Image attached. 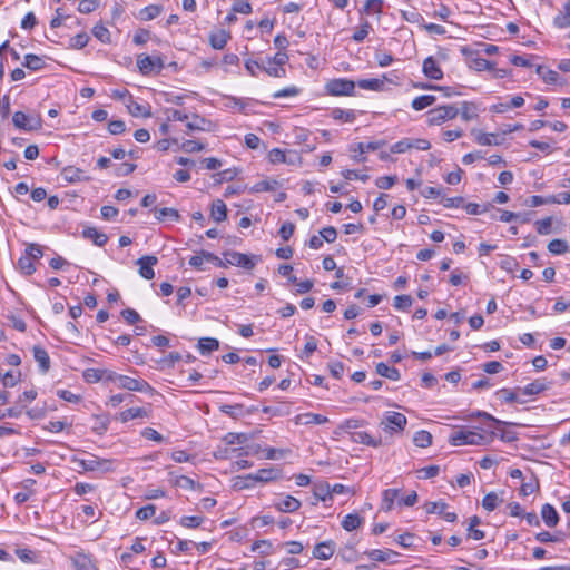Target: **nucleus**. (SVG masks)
<instances>
[{
	"label": "nucleus",
	"mask_w": 570,
	"mask_h": 570,
	"mask_svg": "<svg viewBox=\"0 0 570 570\" xmlns=\"http://www.w3.org/2000/svg\"><path fill=\"white\" fill-rule=\"evenodd\" d=\"M417 501V493L415 491H411L406 495H402L400 489H386L382 493V501L380 510L384 512H389L394 510L395 508L401 507H412Z\"/></svg>",
	"instance_id": "1"
},
{
	"label": "nucleus",
	"mask_w": 570,
	"mask_h": 570,
	"mask_svg": "<svg viewBox=\"0 0 570 570\" xmlns=\"http://www.w3.org/2000/svg\"><path fill=\"white\" fill-rule=\"evenodd\" d=\"M494 435V432L492 431L491 434H484L476 431H470V430H459L453 432L450 438L449 442L453 446L459 445H484L488 444Z\"/></svg>",
	"instance_id": "2"
},
{
	"label": "nucleus",
	"mask_w": 570,
	"mask_h": 570,
	"mask_svg": "<svg viewBox=\"0 0 570 570\" xmlns=\"http://www.w3.org/2000/svg\"><path fill=\"white\" fill-rule=\"evenodd\" d=\"M459 108L454 105H443L429 110L428 124L430 126H439L445 121L456 118Z\"/></svg>",
	"instance_id": "3"
},
{
	"label": "nucleus",
	"mask_w": 570,
	"mask_h": 570,
	"mask_svg": "<svg viewBox=\"0 0 570 570\" xmlns=\"http://www.w3.org/2000/svg\"><path fill=\"white\" fill-rule=\"evenodd\" d=\"M137 67L144 76L158 75L165 68V61L160 56L139 55Z\"/></svg>",
	"instance_id": "4"
},
{
	"label": "nucleus",
	"mask_w": 570,
	"mask_h": 570,
	"mask_svg": "<svg viewBox=\"0 0 570 570\" xmlns=\"http://www.w3.org/2000/svg\"><path fill=\"white\" fill-rule=\"evenodd\" d=\"M356 83L345 78H336L326 82V92L331 96H351L354 92Z\"/></svg>",
	"instance_id": "5"
},
{
	"label": "nucleus",
	"mask_w": 570,
	"mask_h": 570,
	"mask_svg": "<svg viewBox=\"0 0 570 570\" xmlns=\"http://www.w3.org/2000/svg\"><path fill=\"white\" fill-rule=\"evenodd\" d=\"M118 386L120 389H125L128 391L142 392L147 394H154L156 392L155 389L147 381L141 379H134L126 375L119 377Z\"/></svg>",
	"instance_id": "6"
},
{
	"label": "nucleus",
	"mask_w": 570,
	"mask_h": 570,
	"mask_svg": "<svg viewBox=\"0 0 570 570\" xmlns=\"http://www.w3.org/2000/svg\"><path fill=\"white\" fill-rule=\"evenodd\" d=\"M407 423V419L400 412H387L381 422L385 432H402Z\"/></svg>",
	"instance_id": "7"
},
{
	"label": "nucleus",
	"mask_w": 570,
	"mask_h": 570,
	"mask_svg": "<svg viewBox=\"0 0 570 570\" xmlns=\"http://www.w3.org/2000/svg\"><path fill=\"white\" fill-rule=\"evenodd\" d=\"M423 509L428 514H438L448 522H454L458 518L455 512L448 511L449 504L444 501L425 502Z\"/></svg>",
	"instance_id": "8"
},
{
	"label": "nucleus",
	"mask_w": 570,
	"mask_h": 570,
	"mask_svg": "<svg viewBox=\"0 0 570 570\" xmlns=\"http://www.w3.org/2000/svg\"><path fill=\"white\" fill-rule=\"evenodd\" d=\"M13 125L22 130L32 131L41 128V119L39 117H30L23 111H16L12 116Z\"/></svg>",
	"instance_id": "9"
},
{
	"label": "nucleus",
	"mask_w": 570,
	"mask_h": 570,
	"mask_svg": "<svg viewBox=\"0 0 570 570\" xmlns=\"http://www.w3.org/2000/svg\"><path fill=\"white\" fill-rule=\"evenodd\" d=\"M223 256H224V259H226L229 265L240 266L248 271H250L255 267L254 259L246 254L227 250V252L223 253Z\"/></svg>",
	"instance_id": "10"
},
{
	"label": "nucleus",
	"mask_w": 570,
	"mask_h": 570,
	"mask_svg": "<svg viewBox=\"0 0 570 570\" xmlns=\"http://www.w3.org/2000/svg\"><path fill=\"white\" fill-rule=\"evenodd\" d=\"M267 158L272 164H295L298 156L295 151H289L288 154L281 148H273L269 150Z\"/></svg>",
	"instance_id": "11"
},
{
	"label": "nucleus",
	"mask_w": 570,
	"mask_h": 570,
	"mask_svg": "<svg viewBox=\"0 0 570 570\" xmlns=\"http://www.w3.org/2000/svg\"><path fill=\"white\" fill-rule=\"evenodd\" d=\"M139 265V275L145 279H153L155 276L154 266L158 263L156 256L146 255L137 259Z\"/></svg>",
	"instance_id": "12"
},
{
	"label": "nucleus",
	"mask_w": 570,
	"mask_h": 570,
	"mask_svg": "<svg viewBox=\"0 0 570 570\" xmlns=\"http://www.w3.org/2000/svg\"><path fill=\"white\" fill-rule=\"evenodd\" d=\"M551 386V382L547 381L546 379H538L533 382L527 384L524 387H517V391H519L521 394L527 396H533L538 395L547 390H549Z\"/></svg>",
	"instance_id": "13"
},
{
	"label": "nucleus",
	"mask_w": 570,
	"mask_h": 570,
	"mask_svg": "<svg viewBox=\"0 0 570 570\" xmlns=\"http://www.w3.org/2000/svg\"><path fill=\"white\" fill-rule=\"evenodd\" d=\"M336 551V543L333 540H326L317 543L313 549V558L328 560Z\"/></svg>",
	"instance_id": "14"
},
{
	"label": "nucleus",
	"mask_w": 570,
	"mask_h": 570,
	"mask_svg": "<svg viewBox=\"0 0 570 570\" xmlns=\"http://www.w3.org/2000/svg\"><path fill=\"white\" fill-rule=\"evenodd\" d=\"M422 71L425 77L432 80H441L443 78V71L432 56L424 59Z\"/></svg>",
	"instance_id": "15"
},
{
	"label": "nucleus",
	"mask_w": 570,
	"mask_h": 570,
	"mask_svg": "<svg viewBox=\"0 0 570 570\" xmlns=\"http://www.w3.org/2000/svg\"><path fill=\"white\" fill-rule=\"evenodd\" d=\"M537 73L543 79L544 82L550 85L564 86L567 81L560 77V75L544 66H538Z\"/></svg>",
	"instance_id": "16"
},
{
	"label": "nucleus",
	"mask_w": 570,
	"mask_h": 570,
	"mask_svg": "<svg viewBox=\"0 0 570 570\" xmlns=\"http://www.w3.org/2000/svg\"><path fill=\"white\" fill-rule=\"evenodd\" d=\"M385 81H390V82H393V83H397V81H394L393 79L386 77V76H383L382 79H379V78H372V79H362V80H358L356 82V85L361 88V89H365V90H373V91H380V90H383L384 89V82Z\"/></svg>",
	"instance_id": "17"
},
{
	"label": "nucleus",
	"mask_w": 570,
	"mask_h": 570,
	"mask_svg": "<svg viewBox=\"0 0 570 570\" xmlns=\"http://www.w3.org/2000/svg\"><path fill=\"white\" fill-rule=\"evenodd\" d=\"M351 440L355 443H361L373 448L382 445L381 438H375L365 431H356L351 433Z\"/></svg>",
	"instance_id": "18"
},
{
	"label": "nucleus",
	"mask_w": 570,
	"mask_h": 570,
	"mask_svg": "<svg viewBox=\"0 0 570 570\" xmlns=\"http://www.w3.org/2000/svg\"><path fill=\"white\" fill-rule=\"evenodd\" d=\"M367 556L373 561H380V562H395V558L399 556V552L393 551L392 549H373L368 552H366Z\"/></svg>",
	"instance_id": "19"
},
{
	"label": "nucleus",
	"mask_w": 570,
	"mask_h": 570,
	"mask_svg": "<svg viewBox=\"0 0 570 570\" xmlns=\"http://www.w3.org/2000/svg\"><path fill=\"white\" fill-rule=\"evenodd\" d=\"M328 422V417L317 413H303L295 417L296 424L302 425H321Z\"/></svg>",
	"instance_id": "20"
},
{
	"label": "nucleus",
	"mask_w": 570,
	"mask_h": 570,
	"mask_svg": "<svg viewBox=\"0 0 570 570\" xmlns=\"http://www.w3.org/2000/svg\"><path fill=\"white\" fill-rule=\"evenodd\" d=\"M82 237L91 240L96 246L102 247L108 242V236L99 232L96 227H86L82 230Z\"/></svg>",
	"instance_id": "21"
},
{
	"label": "nucleus",
	"mask_w": 570,
	"mask_h": 570,
	"mask_svg": "<svg viewBox=\"0 0 570 570\" xmlns=\"http://www.w3.org/2000/svg\"><path fill=\"white\" fill-rule=\"evenodd\" d=\"M62 176L68 183L88 181L90 178L80 168L68 166L62 169Z\"/></svg>",
	"instance_id": "22"
},
{
	"label": "nucleus",
	"mask_w": 570,
	"mask_h": 570,
	"mask_svg": "<svg viewBox=\"0 0 570 570\" xmlns=\"http://www.w3.org/2000/svg\"><path fill=\"white\" fill-rule=\"evenodd\" d=\"M149 412L145 407H130L119 413L118 420L126 423L135 419L148 417Z\"/></svg>",
	"instance_id": "23"
},
{
	"label": "nucleus",
	"mask_w": 570,
	"mask_h": 570,
	"mask_svg": "<svg viewBox=\"0 0 570 570\" xmlns=\"http://www.w3.org/2000/svg\"><path fill=\"white\" fill-rule=\"evenodd\" d=\"M541 518L547 527L553 528L558 524L559 514L553 505L546 503L541 508Z\"/></svg>",
	"instance_id": "24"
},
{
	"label": "nucleus",
	"mask_w": 570,
	"mask_h": 570,
	"mask_svg": "<svg viewBox=\"0 0 570 570\" xmlns=\"http://www.w3.org/2000/svg\"><path fill=\"white\" fill-rule=\"evenodd\" d=\"M275 507L278 509V511L282 512H294L299 509L301 502L298 499L292 495H286L284 498L278 499L275 502Z\"/></svg>",
	"instance_id": "25"
},
{
	"label": "nucleus",
	"mask_w": 570,
	"mask_h": 570,
	"mask_svg": "<svg viewBox=\"0 0 570 570\" xmlns=\"http://www.w3.org/2000/svg\"><path fill=\"white\" fill-rule=\"evenodd\" d=\"M126 106L128 108L129 114L132 115L134 117L142 116V117L148 118L151 116L150 106L148 104L147 105L138 104L137 101L134 100L132 96L130 97L129 100H127Z\"/></svg>",
	"instance_id": "26"
},
{
	"label": "nucleus",
	"mask_w": 570,
	"mask_h": 570,
	"mask_svg": "<svg viewBox=\"0 0 570 570\" xmlns=\"http://www.w3.org/2000/svg\"><path fill=\"white\" fill-rule=\"evenodd\" d=\"M32 354L35 360L38 362L41 372L46 373L50 368V357L48 352L39 345L32 347Z\"/></svg>",
	"instance_id": "27"
},
{
	"label": "nucleus",
	"mask_w": 570,
	"mask_h": 570,
	"mask_svg": "<svg viewBox=\"0 0 570 570\" xmlns=\"http://www.w3.org/2000/svg\"><path fill=\"white\" fill-rule=\"evenodd\" d=\"M363 522L364 519L358 513H348L342 519L341 525L345 531L352 532L357 530Z\"/></svg>",
	"instance_id": "28"
},
{
	"label": "nucleus",
	"mask_w": 570,
	"mask_h": 570,
	"mask_svg": "<svg viewBox=\"0 0 570 570\" xmlns=\"http://www.w3.org/2000/svg\"><path fill=\"white\" fill-rule=\"evenodd\" d=\"M70 559L76 570H97L91 559L83 553L77 552Z\"/></svg>",
	"instance_id": "29"
},
{
	"label": "nucleus",
	"mask_w": 570,
	"mask_h": 570,
	"mask_svg": "<svg viewBox=\"0 0 570 570\" xmlns=\"http://www.w3.org/2000/svg\"><path fill=\"white\" fill-rule=\"evenodd\" d=\"M120 562L131 570H139L140 566L146 563L145 559L131 552H122L120 554Z\"/></svg>",
	"instance_id": "30"
},
{
	"label": "nucleus",
	"mask_w": 570,
	"mask_h": 570,
	"mask_svg": "<svg viewBox=\"0 0 570 570\" xmlns=\"http://www.w3.org/2000/svg\"><path fill=\"white\" fill-rule=\"evenodd\" d=\"M210 217L217 223L224 222L227 218V207L222 199L213 202Z\"/></svg>",
	"instance_id": "31"
},
{
	"label": "nucleus",
	"mask_w": 570,
	"mask_h": 570,
	"mask_svg": "<svg viewBox=\"0 0 570 570\" xmlns=\"http://www.w3.org/2000/svg\"><path fill=\"white\" fill-rule=\"evenodd\" d=\"M230 39L229 32L225 30H219L217 32L210 33L209 43L216 50H222L227 45Z\"/></svg>",
	"instance_id": "32"
},
{
	"label": "nucleus",
	"mask_w": 570,
	"mask_h": 570,
	"mask_svg": "<svg viewBox=\"0 0 570 570\" xmlns=\"http://www.w3.org/2000/svg\"><path fill=\"white\" fill-rule=\"evenodd\" d=\"M279 470L274 468L261 469L253 474V482H269L278 478Z\"/></svg>",
	"instance_id": "33"
},
{
	"label": "nucleus",
	"mask_w": 570,
	"mask_h": 570,
	"mask_svg": "<svg viewBox=\"0 0 570 570\" xmlns=\"http://www.w3.org/2000/svg\"><path fill=\"white\" fill-rule=\"evenodd\" d=\"M258 521L262 524H273V525H276L279 530H289V531H292V529H289V527L293 524V521H292V519L289 517L281 515L277 521H274L273 518H271L268 515H264V517L259 518Z\"/></svg>",
	"instance_id": "34"
},
{
	"label": "nucleus",
	"mask_w": 570,
	"mask_h": 570,
	"mask_svg": "<svg viewBox=\"0 0 570 570\" xmlns=\"http://www.w3.org/2000/svg\"><path fill=\"white\" fill-rule=\"evenodd\" d=\"M376 373L392 381H399L401 377L400 371L396 367L389 366L383 362L376 364Z\"/></svg>",
	"instance_id": "35"
},
{
	"label": "nucleus",
	"mask_w": 570,
	"mask_h": 570,
	"mask_svg": "<svg viewBox=\"0 0 570 570\" xmlns=\"http://www.w3.org/2000/svg\"><path fill=\"white\" fill-rule=\"evenodd\" d=\"M186 127L190 131L199 130V131H208L210 127V121L200 117L198 115H194L190 121H187Z\"/></svg>",
	"instance_id": "36"
},
{
	"label": "nucleus",
	"mask_w": 570,
	"mask_h": 570,
	"mask_svg": "<svg viewBox=\"0 0 570 570\" xmlns=\"http://www.w3.org/2000/svg\"><path fill=\"white\" fill-rule=\"evenodd\" d=\"M553 23L560 29L570 27V0L563 6L559 14L554 17Z\"/></svg>",
	"instance_id": "37"
},
{
	"label": "nucleus",
	"mask_w": 570,
	"mask_h": 570,
	"mask_svg": "<svg viewBox=\"0 0 570 570\" xmlns=\"http://www.w3.org/2000/svg\"><path fill=\"white\" fill-rule=\"evenodd\" d=\"M331 117L334 120H338L342 122H353L356 118V114L353 109H341V108H334L331 111Z\"/></svg>",
	"instance_id": "38"
},
{
	"label": "nucleus",
	"mask_w": 570,
	"mask_h": 570,
	"mask_svg": "<svg viewBox=\"0 0 570 570\" xmlns=\"http://www.w3.org/2000/svg\"><path fill=\"white\" fill-rule=\"evenodd\" d=\"M197 347L202 355H206L218 350L219 342L213 337H203L198 341Z\"/></svg>",
	"instance_id": "39"
},
{
	"label": "nucleus",
	"mask_w": 570,
	"mask_h": 570,
	"mask_svg": "<svg viewBox=\"0 0 570 570\" xmlns=\"http://www.w3.org/2000/svg\"><path fill=\"white\" fill-rule=\"evenodd\" d=\"M252 552H257L261 556H269L275 552V548L269 540H258L252 544Z\"/></svg>",
	"instance_id": "40"
},
{
	"label": "nucleus",
	"mask_w": 570,
	"mask_h": 570,
	"mask_svg": "<svg viewBox=\"0 0 570 570\" xmlns=\"http://www.w3.org/2000/svg\"><path fill=\"white\" fill-rule=\"evenodd\" d=\"M436 101L435 96L432 95H422L414 98L411 102V106L414 110H423L430 106H432Z\"/></svg>",
	"instance_id": "41"
},
{
	"label": "nucleus",
	"mask_w": 570,
	"mask_h": 570,
	"mask_svg": "<svg viewBox=\"0 0 570 570\" xmlns=\"http://www.w3.org/2000/svg\"><path fill=\"white\" fill-rule=\"evenodd\" d=\"M459 114L464 121H470L478 117L476 105L474 102L463 101L459 109Z\"/></svg>",
	"instance_id": "42"
},
{
	"label": "nucleus",
	"mask_w": 570,
	"mask_h": 570,
	"mask_svg": "<svg viewBox=\"0 0 570 570\" xmlns=\"http://www.w3.org/2000/svg\"><path fill=\"white\" fill-rule=\"evenodd\" d=\"M475 142L480 146H498L500 142L497 140L495 134H485L473 130Z\"/></svg>",
	"instance_id": "43"
},
{
	"label": "nucleus",
	"mask_w": 570,
	"mask_h": 570,
	"mask_svg": "<svg viewBox=\"0 0 570 570\" xmlns=\"http://www.w3.org/2000/svg\"><path fill=\"white\" fill-rule=\"evenodd\" d=\"M17 265H18L19 271L26 276H30L37 271L35 262L32 261V258L30 256H26V255L21 256L18 259Z\"/></svg>",
	"instance_id": "44"
},
{
	"label": "nucleus",
	"mask_w": 570,
	"mask_h": 570,
	"mask_svg": "<svg viewBox=\"0 0 570 570\" xmlns=\"http://www.w3.org/2000/svg\"><path fill=\"white\" fill-rule=\"evenodd\" d=\"M314 494L322 501L331 500V484L327 481H320L314 484Z\"/></svg>",
	"instance_id": "45"
},
{
	"label": "nucleus",
	"mask_w": 570,
	"mask_h": 570,
	"mask_svg": "<svg viewBox=\"0 0 570 570\" xmlns=\"http://www.w3.org/2000/svg\"><path fill=\"white\" fill-rule=\"evenodd\" d=\"M163 11V7L159 4H149L142 8L139 12V18L144 21H149L157 18Z\"/></svg>",
	"instance_id": "46"
},
{
	"label": "nucleus",
	"mask_w": 570,
	"mask_h": 570,
	"mask_svg": "<svg viewBox=\"0 0 570 570\" xmlns=\"http://www.w3.org/2000/svg\"><path fill=\"white\" fill-rule=\"evenodd\" d=\"M22 65L29 70L38 71L45 67V61L42 60V58L33 53H28L24 56V61Z\"/></svg>",
	"instance_id": "47"
},
{
	"label": "nucleus",
	"mask_w": 570,
	"mask_h": 570,
	"mask_svg": "<svg viewBox=\"0 0 570 570\" xmlns=\"http://www.w3.org/2000/svg\"><path fill=\"white\" fill-rule=\"evenodd\" d=\"M499 397L505 403H520L523 404L525 401L521 400L517 393V391L511 389H501L497 392Z\"/></svg>",
	"instance_id": "48"
},
{
	"label": "nucleus",
	"mask_w": 570,
	"mask_h": 570,
	"mask_svg": "<svg viewBox=\"0 0 570 570\" xmlns=\"http://www.w3.org/2000/svg\"><path fill=\"white\" fill-rule=\"evenodd\" d=\"M169 546L174 553H178V552L191 553V551L194 550L193 546H195V542L191 540H177L176 542L170 541Z\"/></svg>",
	"instance_id": "49"
},
{
	"label": "nucleus",
	"mask_w": 570,
	"mask_h": 570,
	"mask_svg": "<svg viewBox=\"0 0 570 570\" xmlns=\"http://www.w3.org/2000/svg\"><path fill=\"white\" fill-rule=\"evenodd\" d=\"M106 370L99 368H86L82 373V377L87 383H97L105 377Z\"/></svg>",
	"instance_id": "50"
},
{
	"label": "nucleus",
	"mask_w": 570,
	"mask_h": 570,
	"mask_svg": "<svg viewBox=\"0 0 570 570\" xmlns=\"http://www.w3.org/2000/svg\"><path fill=\"white\" fill-rule=\"evenodd\" d=\"M413 442L419 448H428L432 444V435L425 430H420L414 434Z\"/></svg>",
	"instance_id": "51"
},
{
	"label": "nucleus",
	"mask_w": 570,
	"mask_h": 570,
	"mask_svg": "<svg viewBox=\"0 0 570 570\" xmlns=\"http://www.w3.org/2000/svg\"><path fill=\"white\" fill-rule=\"evenodd\" d=\"M503 500L499 498V495L494 492H490L485 494V497L482 500V507L487 511H493L500 503H502Z\"/></svg>",
	"instance_id": "52"
},
{
	"label": "nucleus",
	"mask_w": 570,
	"mask_h": 570,
	"mask_svg": "<svg viewBox=\"0 0 570 570\" xmlns=\"http://www.w3.org/2000/svg\"><path fill=\"white\" fill-rule=\"evenodd\" d=\"M372 30V26L367 20H364L360 28L355 30V32L352 35V40L360 43L362 42Z\"/></svg>",
	"instance_id": "53"
},
{
	"label": "nucleus",
	"mask_w": 570,
	"mask_h": 570,
	"mask_svg": "<svg viewBox=\"0 0 570 570\" xmlns=\"http://www.w3.org/2000/svg\"><path fill=\"white\" fill-rule=\"evenodd\" d=\"M249 440L248 435L246 433H234L229 432L224 438L223 441L228 445L234 444H244Z\"/></svg>",
	"instance_id": "54"
},
{
	"label": "nucleus",
	"mask_w": 570,
	"mask_h": 570,
	"mask_svg": "<svg viewBox=\"0 0 570 570\" xmlns=\"http://www.w3.org/2000/svg\"><path fill=\"white\" fill-rule=\"evenodd\" d=\"M155 217H156V219H158L160 222L166 218H170V219L177 222V220H179L180 215L176 209L165 207V208L156 209Z\"/></svg>",
	"instance_id": "55"
},
{
	"label": "nucleus",
	"mask_w": 570,
	"mask_h": 570,
	"mask_svg": "<svg viewBox=\"0 0 570 570\" xmlns=\"http://www.w3.org/2000/svg\"><path fill=\"white\" fill-rule=\"evenodd\" d=\"M109 463H110V461H108V460H100V459L94 456L92 459H89V460H82L80 462V465L86 471H96V470L100 469L101 466L109 464Z\"/></svg>",
	"instance_id": "56"
},
{
	"label": "nucleus",
	"mask_w": 570,
	"mask_h": 570,
	"mask_svg": "<svg viewBox=\"0 0 570 570\" xmlns=\"http://www.w3.org/2000/svg\"><path fill=\"white\" fill-rule=\"evenodd\" d=\"M262 68L267 75L275 78H282L286 75L285 69L283 67L272 63V60H267L266 65L263 63Z\"/></svg>",
	"instance_id": "57"
},
{
	"label": "nucleus",
	"mask_w": 570,
	"mask_h": 570,
	"mask_svg": "<svg viewBox=\"0 0 570 570\" xmlns=\"http://www.w3.org/2000/svg\"><path fill=\"white\" fill-rule=\"evenodd\" d=\"M568 243L563 239H552L548 244V249L553 255H561L568 250Z\"/></svg>",
	"instance_id": "58"
},
{
	"label": "nucleus",
	"mask_w": 570,
	"mask_h": 570,
	"mask_svg": "<svg viewBox=\"0 0 570 570\" xmlns=\"http://www.w3.org/2000/svg\"><path fill=\"white\" fill-rule=\"evenodd\" d=\"M92 35L104 43H109L111 41L110 31L101 23H98L92 28Z\"/></svg>",
	"instance_id": "59"
},
{
	"label": "nucleus",
	"mask_w": 570,
	"mask_h": 570,
	"mask_svg": "<svg viewBox=\"0 0 570 570\" xmlns=\"http://www.w3.org/2000/svg\"><path fill=\"white\" fill-rule=\"evenodd\" d=\"M204 521V518L200 515H190V517H181L179 520V524L187 529H196Z\"/></svg>",
	"instance_id": "60"
},
{
	"label": "nucleus",
	"mask_w": 570,
	"mask_h": 570,
	"mask_svg": "<svg viewBox=\"0 0 570 570\" xmlns=\"http://www.w3.org/2000/svg\"><path fill=\"white\" fill-rule=\"evenodd\" d=\"M383 0H366L362 12L370 13H381L383 9Z\"/></svg>",
	"instance_id": "61"
},
{
	"label": "nucleus",
	"mask_w": 570,
	"mask_h": 570,
	"mask_svg": "<svg viewBox=\"0 0 570 570\" xmlns=\"http://www.w3.org/2000/svg\"><path fill=\"white\" fill-rule=\"evenodd\" d=\"M232 10L235 13L250 14L253 8L252 4L246 0H234Z\"/></svg>",
	"instance_id": "62"
},
{
	"label": "nucleus",
	"mask_w": 570,
	"mask_h": 570,
	"mask_svg": "<svg viewBox=\"0 0 570 570\" xmlns=\"http://www.w3.org/2000/svg\"><path fill=\"white\" fill-rule=\"evenodd\" d=\"M242 410H243L242 404H234V405L222 404V405H219V411L222 413L230 416L232 419H237L240 415Z\"/></svg>",
	"instance_id": "63"
},
{
	"label": "nucleus",
	"mask_w": 570,
	"mask_h": 570,
	"mask_svg": "<svg viewBox=\"0 0 570 570\" xmlns=\"http://www.w3.org/2000/svg\"><path fill=\"white\" fill-rule=\"evenodd\" d=\"M413 304V299L410 295H397L394 297V307L396 309L405 311Z\"/></svg>",
	"instance_id": "64"
}]
</instances>
